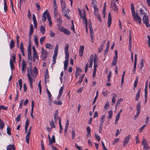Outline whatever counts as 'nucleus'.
I'll list each match as a JSON object with an SVG mask.
<instances>
[{
  "mask_svg": "<svg viewBox=\"0 0 150 150\" xmlns=\"http://www.w3.org/2000/svg\"><path fill=\"white\" fill-rule=\"evenodd\" d=\"M132 15L134 21L135 22L138 23L139 25H140L142 23L141 19L139 17L137 12H136V13L132 14Z\"/></svg>",
  "mask_w": 150,
  "mask_h": 150,
  "instance_id": "1",
  "label": "nucleus"
},
{
  "mask_svg": "<svg viewBox=\"0 0 150 150\" xmlns=\"http://www.w3.org/2000/svg\"><path fill=\"white\" fill-rule=\"evenodd\" d=\"M142 21L143 23L147 27L149 28L150 27L149 18L148 16L145 15H144L142 18Z\"/></svg>",
  "mask_w": 150,
  "mask_h": 150,
  "instance_id": "2",
  "label": "nucleus"
},
{
  "mask_svg": "<svg viewBox=\"0 0 150 150\" xmlns=\"http://www.w3.org/2000/svg\"><path fill=\"white\" fill-rule=\"evenodd\" d=\"M110 8H112L115 11H117L118 7L116 5L115 0H112L111 1Z\"/></svg>",
  "mask_w": 150,
  "mask_h": 150,
  "instance_id": "3",
  "label": "nucleus"
},
{
  "mask_svg": "<svg viewBox=\"0 0 150 150\" xmlns=\"http://www.w3.org/2000/svg\"><path fill=\"white\" fill-rule=\"evenodd\" d=\"M142 144L145 150H149V147L148 146V143L144 138H143V139Z\"/></svg>",
  "mask_w": 150,
  "mask_h": 150,
  "instance_id": "4",
  "label": "nucleus"
},
{
  "mask_svg": "<svg viewBox=\"0 0 150 150\" xmlns=\"http://www.w3.org/2000/svg\"><path fill=\"white\" fill-rule=\"evenodd\" d=\"M115 56L114 57L113 60L112 61V65H115L117 62V59L118 56H117V50H115Z\"/></svg>",
  "mask_w": 150,
  "mask_h": 150,
  "instance_id": "5",
  "label": "nucleus"
},
{
  "mask_svg": "<svg viewBox=\"0 0 150 150\" xmlns=\"http://www.w3.org/2000/svg\"><path fill=\"white\" fill-rule=\"evenodd\" d=\"M59 29L60 31L62 32L67 35H69L70 34L69 31L66 29L63 28L62 26H60L59 27Z\"/></svg>",
  "mask_w": 150,
  "mask_h": 150,
  "instance_id": "6",
  "label": "nucleus"
},
{
  "mask_svg": "<svg viewBox=\"0 0 150 150\" xmlns=\"http://www.w3.org/2000/svg\"><path fill=\"white\" fill-rule=\"evenodd\" d=\"M69 57H65V60L64 62V70H67L69 64Z\"/></svg>",
  "mask_w": 150,
  "mask_h": 150,
  "instance_id": "7",
  "label": "nucleus"
},
{
  "mask_svg": "<svg viewBox=\"0 0 150 150\" xmlns=\"http://www.w3.org/2000/svg\"><path fill=\"white\" fill-rule=\"evenodd\" d=\"M33 25L32 24H31L30 26V32L29 34L28 35L29 42H31L30 37H31L32 35L33 34Z\"/></svg>",
  "mask_w": 150,
  "mask_h": 150,
  "instance_id": "8",
  "label": "nucleus"
},
{
  "mask_svg": "<svg viewBox=\"0 0 150 150\" xmlns=\"http://www.w3.org/2000/svg\"><path fill=\"white\" fill-rule=\"evenodd\" d=\"M42 53L41 57H42V59L44 60L45 61L47 56L48 52L46 50H45L42 52Z\"/></svg>",
  "mask_w": 150,
  "mask_h": 150,
  "instance_id": "9",
  "label": "nucleus"
},
{
  "mask_svg": "<svg viewBox=\"0 0 150 150\" xmlns=\"http://www.w3.org/2000/svg\"><path fill=\"white\" fill-rule=\"evenodd\" d=\"M130 135L129 134L124 139L123 143V146H125L128 143L130 139Z\"/></svg>",
  "mask_w": 150,
  "mask_h": 150,
  "instance_id": "10",
  "label": "nucleus"
},
{
  "mask_svg": "<svg viewBox=\"0 0 150 150\" xmlns=\"http://www.w3.org/2000/svg\"><path fill=\"white\" fill-rule=\"evenodd\" d=\"M112 23V18L111 16L110 13H109L108 14V26L110 27Z\"/></svg>",
  "mask_w": 150,
  "mask_h": 150,
  "instance_id": "11",
  "label": "nucleus"
},
{
  "mask_svg": "<svg viewBox=\"0 0 150 150\" xmlns=\"http://www.w3.org/2000/svg\"><path fill=\"white\" fill-rule=\"evenodd\" d=\"M49 15V13H47V10L45 11L42 14V20L44 22H45L46 19L47 17L46 16H48Z\"/></svg>",
  "mask_w": 150,
  "mask_h": 150,
  "instance_id": "12",
  "label": "nucleus"
},
{
  "mask_svg": "<svg viewBox=\"0 0 150 150\" xmlns=\"http://www.w3.org/2000/svg\"><path fill=\"white\" fill-rule=\"evenodd\" d=\"M98 60V58L97 57V56L95 54L94 55L93 58L94 67H98L97 62V61Z\"/></svg>",
  "mask_w": 150,
  "mask_h": 150,
  "instance_id": "13",
  "label": "nucleus"
},
{
  "mask_svg": "<svg viewBox=\"0 0 150 150\" xmlns=\"http://www.w3.org/2000/svg\"><path fill=\"white\" fill-rule=\"evenodd\" d=\"M22 71H25L26 68V63L25 60L23 59L22 60Z\"/></svg>",
  "mask_w": 150,
  "mask_h": 150,
  "instance_id": "14",
  "label": "nucleus"
},
{
  "mask_svg": "<svg viewBox=\"0 0 150 150\" xmlns=\"http://www.w3.org/2000/svg\"><path fill=\"white\" fill-rule=\"evenodd\" d=\"M32 104H31V112L30 113V115L32 117V118L34 119V116L33 115V108L34 106V103L33 100H32Z\"/></svg>",
  "mask_w": 150,
  "mask_h": 150,
  "instance_id": "15",
  "label": "nucleus"
},
{
  "mask_svg": "<svg viewBox=\"0 0 150 150\" xmlns=\"http://www.w3.org/2000/svg\"><path fill=\"white\" fill-rule=\"evenodd\" d=\"M20 49L21 51L22 54L24 56L25 55L24 51V50L23 46V42H21L20 47Z\"/></svg>",
  "mask_w": 150,
  "mask_h": 150,
  "instance_id": "16",
  "label": "nucleus"
},
{
  "mask_svg": "<svg viewBox=\"0 0 150 150\" xmlns=\"http://www.w3.org/2000/svg\"><path fill=\"white\" fill-rule=\"evenodd\" d=\"M69 45L67 44L65 47V57H69V53L68 51L69 48Z\"/></svg>",
  "mask_w": 150,
  "mask_h": 150,
  "instance_id": "17",
  "label": "nucleus"
},
{
  "mask_svg": "<svg viewBox=\"0 0 150 150\" xmlns=\"http://www.w3.org/2000/svg\"><path fill=\"white\" fill-rule=\"evenodd\" d=\"M28 78L29 82H30V85L31 88H33V79L32 77L30 75H28L27 76Z\"/></svg>",
  "mask_w": 150,
  "mask_h": 150,
  "instance_id": "18",
  "label": "nucleus"
},
{
  "mask_svg": "<svg viewBox=\"0 0 150 150\" xmlns=\"http://www.w3.org/2000/svg\"><path fill=\"white\" fill-rule=\"evenodd\" d=\"M83 15V16H82L81 18H82L83 21V22L85 23V24H87V20L86 17V12L85 11H84Z\"/></svg>",
  "mask_w": 150,
  "mask_h": 150,
  "instance_id": "19",
  "label": "nucleus"
},
{
  "mask_svg": "<svg viewBox=\"0 0 150 150\" xmlns=\"http://www.w3.org/2000/svg\"><path fill=\"white\" fill-rule=\"evenodd\" d=\"M84 49V47L83 46H80L79 50V55L81 57H82L83 56Z\"/></svg>",
  "mask_w": 150,
  "mask_h": 150,
  "instance_id": "20",
  "label": "nucleus"
},
{
  "mask_svg": "<svg viewBox=\"0 0 150 150\" xmlns=\"http://www.w3.org/2000/svg\"><path fill=\"white\" fill-rule=\"evenodd\" d=\"M29 120L28 119H27L25 122V132L26 133L27 132L28 130V127L29 125Z\"/></svg>",
  "mask_w": 150,
  "mask_h": 150,
  "instance_id": "21",
  "label": "nucleus"
},
{
  "mask_svg": "<svg viewBox=\"0 0 150 150\" xmlns=\"http://www.w3.org/2000/svg\"><path fill=\"white\" fill-rule=\"evenodd\" d=\"M31 132L30 131H28L26 136V142L28 144H29V139L30 138V134Z\"/></svg>",
  "mask_w": 150,
  "mask_h": 150,
  "instance_id": "22",
  "label": "nucleus"
},
{
  "mask_svg": "<svg viewBox=\"0 0 150 150\" xmlns=\"http://www.w3.org/2000/svg\"><path fill=\"white\" fill-rule=\"evenodd\" d=\"M15 150V146L13 145L9 144L7 146V150Z\"/></svg>",
  "mask_w": 150,
  "mask_h": 150,
  "instance_id": "23",
  "label": "nucleus"
},
{
  "mask_svg": "<svg viewBox=\"0 0 150 150\" xmlns=\"http://www.w3.org/2000/svg\"><path fill=\"white\" fill-rule=\"evenodd\" d=\"M93 55H91V57L90 58V59L88 60V62L90 63L89 67L90 68H92L93 65Z\"/></svg>",
  "mask_w": 150,
  "mask_h": 150,
  "instance_id": "24",
  "label": "nucleus"
},
{
  "mask_svg": "<svg viewBox=\"0 0 150 150\" xmlns=\"http://www.w3.org/2000/svg\"><path fill=\"white\" fill-rule=\"evenodd\" d=\"M85 76V74H84L80 76L79 78V80L77 82L76 84L78 85L79 84H80L83 81V78Z\"/></svg>",
  "mask_w": 150,
  "mask_h": 150,
  "instance_id": "25",
  "label": "nucleus"
},
{
  "mask_svg": "<svg viewBox=\"0 0 150 150\" xmlns=\"http://www.w3.org/2000/svg\"><path fill=\"white\" fill-rule=\"evenodd\" d=\"M40 31L43 34L45 32V27L43 25H41L40 26Z\"/></svg>",
  "mask_w": 150,
  "mask_h": 150,
  "instance_id": "26",
  "label": "nucleus"
},
{
  "mask_svg": "<svg viewBox=\"0 0 150 150\" xmlns=\"http://www.w3.org/2000/svg\"><path fill=\"white\" fill-rule=\"evenodd\" d=\"M15 46V42L13 39L11 40L10 47L11 49H12Z\"/></svg>",
  "mask_w": 150,
  "mask_h": 150,
  "instance_id": "27",
  "label": "nucleus"
},
{
  "mask_svg": "<svg viewBox=\"0 0 150 150\" xmlns=\"http://www.w3.org/2000/svg\"><path fill=\"white\" fill-rule=\"evenodd\" d=\"M141 90V88H139V89L136 95L135 98V100L136 101H138L140 96V93Z\"/></svg>",
  "mask_w": 150,
  "mask_h": 150,
  "instance_id": "28",
  "label": "nucleus"
},
{
  "mask_svg": "<svg viewBox=\"0 0 150 150\" xmlns=\"http://www.w3.org/2000/svg\"><path fill=\"white\" fill-rule=\"evenodd\" d=\"M10 64L11 68V70H13L14 69V64L12 60L11 59L10 60Z\"/></svg>",
  "mask_w": 150,
  "mask_h": 150,
  "instance_id": "29",
  "label": "nucleus"
},
{
  "mask_svg": "<svg viewBox=\"0 0 150 150\" xmlns=\"http://www.w3.org/2000/svg\"><path fill=\"white\" fill-rule=\"evenodd\" d=\"M136 109L137 112H140L141 110V106L140 103H138Z\"/></svg>",
  "mask_w": 150,
  "mask_h": 150,
  "instance_id": "30",
  "label": "nucleus"
},
{
  "mask_svg": "<svg viewBox=\"0 0 150 150\" xmlns=\"http://www.w3.org/2000/svg\"><path fill=\"white\" fill-rule=\"evenodd\" d=\"M4 127V124L3 121L0 119V128L2 129Z\"/></svg>",
  "mask_w": 150,
  "mask_h": 150,
  "instance_id": "31",
  "label": "nucleus"
},
{
  "mask_svg": "<svg viewBox=\"0 0 150 150\" xmlns=\"http://www.w3.org/2000/svg\"><path fill=\"white\" fill-rule=\"evenodd\" d=\"M94 15L95 16L96 18H97L98 19L99 21L100 22H101V18L100 15L98 13L95 14Z\"/></svg>",
  "mask_w": 150,
  "mask_h": 150,
  "instance_id": "32",
  "label": "nucleus"
},
{
  "mask_svg": "<svg viewBox=\"0 0 150 150\" xmlns=\"http://www.w3.org/2000/svg\"><path fill=\"white\" fill-rule=\"evenodd\" d=\"M131 9L132 11V14L136 13L135 12L134 4L133 3H132L131 4Z\"/></svg>",
  "mask_w": 150,
  "mask_h": 150,
  "instance_id": "33",
  "label": "nucleus"
},
{
  "mask_svg": "<svg viewBox=\"0 0 150 150\" xmlns=\"http://www.w3.org/2000/svg\"><path fill=\"white\" fill-rule=\"evenodd\" d=\"M49 78V75L48 73V70L47 69L45 74V83H46V79Z\"/></svg>",
  "mask_w": 150,
  "mask_h": 150,
  "instance_id": "34",
  "label": "nucleus"
},
{
  "mask_svg": "<svg viewBox=\"0 0 150 150\" xmlns=\"http://www.w3.org/2000/svg\"><path fill=\"white\" fill-rule=\"evenodd\" d=\"M4 10L5 12H6L7 10V6L6 0H4Z\"/></svg>",
  "mask_w": 150,
  "mask_h": 150,
  "instance_id": "35",
  "label": "nucleus"
},
{
  "mask_svg": "<svg viewBox=\"0 0 150 150\" xmlns=\"http://www.w3.org/2000/svg\"><path fill=\"white\" fill-rule=\"evenodd\" d=\"M113 96L112 99V103H114L116 101L115 98L117 97V95L115 93H113Z\"/></svg>",
  "mask_w": 150,
  "mask_h": 150,
  "instance_id": "36",
  "label": "nucleus"
},
{
  "mask_svg": "<svg viewBox=\"0 0 150 150\" xmlns=\"http://www.w3.org/2000/svg\"><path fill=\"white\" fill-rule=\"evenodd\" d=\"M138 76H137V78L135 79V82L134 83V89L135 90V88L137 87V83L138 82Z\"/></svg>",
  "mask_w": 150,
  "mask_h": 150,
  "instance_id": "37",
  "label": "nucleus"
},
{
  "mask_svg": "<svg viewBox=\"0 0 150 150\" xmlns=\"http://www.w3.org/2000/svg\"><path fill=\"white\" fill-rule=\"evenodd\" d=\"M123 101V99L122 98H121L118 99L115 105V107H116L117 106H118L120 104V102L122 101Z\"/></svg>",
  "mask_w": 150,
  "mask_h": 150,
  "instance_id": "38",
  "label": "nucleus"
},
{
  "mask_svg": "<svg viewBox=\"0 0 150 150\" xmlns=\"http://www.w3.org/2000/svg\"><path fill=\"white\" fill-rule=\"evenodd\" d=\"M27 71V76L28 75V74L30 75V74L32 75H33V71L32 68H30V69L28 68Z\"/></svg>",
  "mask_w": 150,
  "mask_h": 150,
  "instance_id": "39",
  "label": "nucleus"
},
{
  "mask_svg": "<svg viewBox=\"0 0 150 150\" xmlns=\"http://www.w3.org/2000/svg\"><path fill=\"white\" fill-rule=\"evenodd\" d=\"M112 75V72L111 71H109V73L108 74V79L107 80V81L108 82H109L110 81V77Z\"/></svg>",
  "mask_w": 150,
  "mask_h": 150,
  "instance_id": "40",
  "label": "nucleus"
},
{
  "mask_svg": "<svg viewBox=\"0 0 150 150\" xmlns=\"http://www.w3.org/2000/svg\"><path fill=\"white\" fill-rule=\"evenodd\" d=\"M93 7L94 9V14L98 13V11L99 10L98 8L97 7V6H93Z\"/></svg>",
  "mask_w": 150,
  "mask_h": 150,
  "instance_id": "41",
  "label": "nucleus"
},
{
  "mask_svg": "<svg viewBox=\"0 0 150 150\" xmlns=\"http://www.w3.org/2000/svg\"><path fill=\"white\" fill-rule=\"evenodd\" d=\"M109 115L108 117V118L109 119V121L112 118V112L111 110H110L108 112Z\"/></svg>",
  "mask_w": 150,
  "mask_h": 150,
  "instance_id": "42",
  "label": "nucleus"
},
{
  "mask_svg": "<svg viewBox=\"0 0 150 150\" xmlns=\"http://www.w3.org/2000/svg\"><path fill=\"white\" fill-rule=\"evenodd\" d=\"M45 47L46 48L49 49H52L53 48V46L52 45L47 43L45 44Z\"/></svg>",
  "mask_w": 150,
  "mask_h": 150,
  "instance_id": "43",
  "label": "nucleus"
},
{
  "mask_svg": "<svg viewBox=\"0 0 150 150\" xmlns=\"http://www.w3.org/2000/svg\"><path fill=\"white\" fill-rule=\"evenodd\" d=\"M34 41L35 43V45L36 46H38V38H37V36L35 35H34Z\"/></svg>",
  "mask_w": 150,
  "mask_h": 150,
  "instance_id": "44",
  "label": "nucleus"
},
{
  "mask_svg": "<svg viewBox=\"0 0 150 150\" xmlns=\"http://www.w3.org/2000/svg\"><path fill=\"white\" fill-rule=\"evenodd\" d=\"M53 102L56 105H61L62 104V103L60 100L58 101H53Z\"/></svg>",
  "mask_w": 150,
  "mask_h": 150,
  "instance_id": "45",
  "label": "nucleus"
},
{
  "mask_svg": "<svg viewBox=\"0 0 150 150\" xmlns=\"http://www.w3.org/2000/svg\"><path fill=\"white\" fill-rule=\"evenodd\" d=\"M69 9H67L66 10L62 11V15L64 16L65 14H69Z\"/></svg>",
  "mask_w": 150,
  "mask_h": 150,
  "instance_id": "46",
  "label": "nucleus"
},
{
  "mask_svg": "<svg viewBox=\"0 0 150 150\" xmlns=\"http://www.w3.org/2000/svg\"><path fill=\"white\" fill-rule=\"evenodd\" d=\"M50 124L51 126V128H55V127L53 119H52L51 121L50 122Z\"/></svg>",
  "mask_w": 150,
  "mask_h": 150,
  "instance_id": "47",
  "label": "nucleus"
},
{
  "mask_svg": "<svg viewBox=\"0 0 150 150\" xmlns=\"http://www.w3.org/2000/svg\"><path fill=\"white\" fill-rule=\"evenodd\" d=\"M11 128L10 127H8L7 128V133L9 135H11Z\"/></svg>",
  "mask_w": 150,
  "mask_h": 150,
  "instance_id": "48",
  "label": "nucleus"
},
{
  "mask_svg": "<svg viewBox=\"0 0 150 150\" xmlns=\"http://www.w3.org/2000/svg\"><path fill=\"white\" fill-rule=\"evenodd\" d=\"M105 115H103L102 116V117L100 119L101 123L100 124H102V125H103V123L104 122V120L105 118Z\"/></svg>",
  "mask_w": 150,
  "mask_h": 150,
  "instance_id": "49",
  "label": "nucleus"
},
{
  "mask_svg": "<svg viewBox=\"0 0 150 150\" xmlns=\"http://www.w3.org/2000/svg\"><path fill=\"white\" fill-rule=\"evenodd\" d=\"M19 84L20 86V89L21 91V90L22 88V80L21 79H20L18 81Z\"/></svg>",
  "mask_w": 150,
  "mask_h": 150,
  "instance_id": "50",
  "label": "nucleus"
},
{
  "mask_svg": "<svg viewBox=\"0 0 150 150\" xmlns=\"http://www.w3.org/2000/svg\"><path fill=\"white\" fill-rule=\"evenodd\" d=\"M16 41H17V47L18 48L19 46V36L18 35H17L16 37Z\"/></svg>",
  "mask_w": 150,
  "mask_h": 150,
  "instance_id": "51",
  "label": "nucleus"
},
{
  "mask_svg": "<svg viewBox=\"0 0 150 150\" xmlns=\"http://www.w3.org/2000/svg\"><path fill=\"white\" fill-rule=\"evenodd\" d=\"M59 118H60L59 117L57 116V114L56 113V112H55L54 114V119L55 121L56 122V121H57V119H59Z\"/></svg>",
  "mask_w": 150,
  "mask_h": 150,
  "instance_id": "52",
  "label": "nucleus"
},
{
  "mask_svg": "<svg viewBox=\"0 0 150 150\" xmlns=\"http://www.w3.org/2000/svg\"><path fill=\"white\" fill-rule=\"evenodd\" d=\"M45 36H44L43 37L41 38L40 40V44L41 45H42L43 43L44 42V41L45 40Z\"/></svg>",
  "mask_w": 150,
  "mask_h": 150,
  "instance_id": "53",
  "label": "nucleus"
},
{
  "mask_svg": "<svg viewBox=\"0 0 150 150\" xmlns=\"http://www.w3.org/2000/svg\"><path fill=\"white\" fill-rule=\"evenodd\" d=\"M95 136L96 139L98 141H99L100 140V136L98 135L96 133H95Z\"/></svg>",
  "mask_w": 150,
  "mask_h": 150,
  "instance_id": "54",
  "label": "nucleus"
},
{
  "mask_svg": "<svg viewBox=\"0 0 150 150\" xmlns=\"http://www.w3.org/2000/svg\"><path fill=\"white\" fill-rule=\"evenodd\" d=\"M146 126V125H143L142 127H141L139 129V132L140 133H141L142 131H143V129H144L145 127Z\"/></svg>",
  "mask_w": 150,
  "mask_h": 150,
  "instance_id": "55",
  "label": "nucleus"
},
{
  "mask_svg": "<svg viewBox=\"0 0 150 150\" xmlns=\"http://www.w3.org/2000/svg\"><path fill=\"white\" fill-rule=\"evenodd\" d=\"M96 67H94L92 75V76L93 78L94 77L96 76Z\"/></svg>",
  "mask_w": 150,
  "mask_h": 150,
  "instance_id": "56",
  "label": "nucleus"
},
{
  "mask_svg": "<svg viewBox=\"0 0 150 150\" xmlns=\"http://www.w3.org/2000/svg\"><path fill=\"white\" fill-rule=\"evenodd\" d=\"M33 57L36 58L37 60H38L39 58L38 57V55L37 52L35 53H33Z\"/></svg>",
  "mask_w": 150,
  "mask_h": 150,
  "instance_id": "57",
  "label": "nucleus"
},
{
  "mask_svg": "<svg viewBox=\"0 0 150 150\" xmlns=\"http://www.w3.org/2000/svg\"><path fill=\"white\" fill-rule=\"evenodd\" d=\"M21 117V115L20 114H19L17 116L16 119V120L17 122H18L20 121Z\"/></svg>",
  "mask_w": 150,
  "mask_h": 150,
  "instance_id": "58",
  "label": "nucleus"
},
{
  "mask_svg": "<svg viewBox=\"0 0 150 150\" xmlns=\"http://www.w3.org/2000/svg\"><path fill=\"white\" fill-rule=\"evenodd\" d=\"M144 66V60L143 59H142L141 62L140 63V69H141Z\"/></svg>",
  "mask_w": 150,
  "mask_h": 150,
  "instance_id": "59",
  "label": "nucleus"
},
{
  "mask_svg": "<svg viewBox=\"0 0 150 150\" xmlns=\"http://www.w3.org/2000/svg\"><path fill=\"white\" fill-rule=\"evenodd\" d=\"M75 136V130L74 129H73L72 131V139H74Z\"/></svg>",
  "mask_w": 150,
  "mask_h": 150,
  "instance_id": "60",
  "label": "nucleus"
},
{
  "mask_svg": "<svg viewBox=\"0 0 150 150\" xmlns=\"http://www.w3.org/2000/svg\"><path fill=\"white\" fill-rule=\"evenodd\" d=\"M28 61H29V60H30L31 62L32 60L31 54H28Z\"/></svg>",
  "mask_w": 150,
  "mask_h": 150,
  "instance_id": "61",
  "label": "nucleus"
},
{
  "mask_svg": "<svg viewBox=\"0 0 150 150\" xmlns=\"http://www.w3.org/2000/svg\"><path fill=\"white\" fill-rule=\"evenodd\" d=\"M46 91L48 95L49 98L50 99V98H51V97L52 96L51 94L47 88L46 89Z\"/></svg>",
  "mask_w": 150,
  "mask_h": 150,
  "instance_id": "62",
  "label": "nucleus"
},
{
  "mask_svg": "<svg viewBox=\"0 0 150 150\" xmlns=\"http://www.w3.org/2000/svg\"><path fill=\"white\" fill-rule=\"evenodd\" d=\"M92 4L93 5V6H97V2L95 0H92Z\"/></svg>",
  "mask_w": 150,
  "mask_h": 150,
  "instance_id": "63",
  "label": "nucleus"
},
{
  "mask_svg": "<svg viewBox=\"0 0 150 150\" xmlns=\"http://www.w3.org/2000/svg\"><path fill=\"white\" fill-rule=\"evenodd\" d=\"M50 141L53 143L55 142V139L54 135H53L52 137V139H51Z\"/></svg>",
  "mask_w": 150,
  "mask_h": 150,
  "instance_id": "64",
  "label": "nucleus"
}]
</instances>
